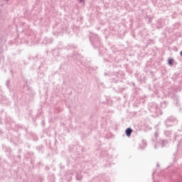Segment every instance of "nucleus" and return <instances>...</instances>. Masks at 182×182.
<instances>
[{
    "label": "nucleus",
    "instance_id": "obj_1",
    "mask_svg": "<svg viewBox=\"0 0 182 182\" xmlns=\"http://www.w3.org/2000/svg\"><path fill=\"white\" fill-rule=\"evenodd\" d=\"M133 130L130 128H128L126 129V134L128 137H130V136H132V133Z\"/></svg>",
    "mask_w": 182,
    "mask_h": 182
},
{
    "label": "nucleus",
    "instance_id": "obj_2",
    "mask_svg": "<svg viewBox=\"0 0 182 182\" xmlns=\"http://www.w3.org/2000/svg\"><path fill=\"white\" fill-rule=\"evenodd\" d=\"M168 65H171V66H172V65H173V59H171V58L168 59Z\"/></svg>",
    "mask_w": 182,
    "mask_h": 182
},
{
    "label": "nucleus",
    "instance_id": "obj_3",
    "mask_svg": "<svg viewBox=\"0 0 182 182\" xmlns=\"http://www.w3.org/2000/svg\"><path fill=\"white\" fill-rule=\"evenodd\" d=\"M181 56H182V51L180 53Z\"/></svg>",
    "mask_w": 182,
    "mask_h": 182
}]
</instances>
